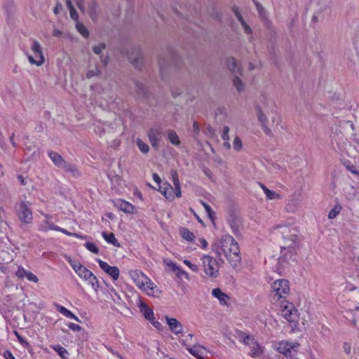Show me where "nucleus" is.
<instances>
[{
    "label": "nucleus",
    "mask_w": 359,
    "mask_h": 359,
    "mask_svg": "<svg viewBox=\"0 0 359 359\" xmlns=\"http://www.w3.org/2000/svg\"><path fill=\"white\" fill-rule=\"evenodd\" d=\"M76 29L78 30V32L81 34L83 35L84 37H88V35H89V32L87 29V28L85 27L84 25L81 24V23H79L78 22L76 24Z\"/></svg>",
    "instance_id": "4c0bfd02"
},
{
    "label": "nucleus",
    "mask_w": 359,
    "mask_h": 359,
    "mask_svg": "<svg viewBox=\"0 0 359 359\" xmlns=\"http://www.w3.org/2000/svg\"><path fill=\"white\" fill-rule=\"evenodd\" d=\"M149 139H150V142L152 145V147L155 149H157L158 148V142H159V139L158 137V136H149Z\"/></svg>",
    "instance_id": "37998d69"
},
{
    "label": "nucleus",
    "mask_w": 359,
    "mask_h": 359,
    "mask_svg": "<svg viewBox=\"0 0 359 359\" xmlns=\"http://www.w3.org/2000/svg\"><path fill=\"white\" fill-rule=\"evenodd\" d=\"M174 272L176 273L177 277H179L180 278H182V277H184L187 280L189 278V274L180 267H175Z\"/></svg>",
    "instance_id": "79ce46f5"
},
{
    "label": "nucleus",
    "mask_w": 359,
    "mask_h": 359,
    "mask_svg": "<svg viewBox=\"0 0 359 359\" xmlns=\"http://www.w3.org/2000/svg\"><path fill=\"white\" fill-rule=\"evenodd\" d=\"M281 314L289 323H297L298 321V311L293 304L284 302L281 306Z\"/></svg>",
    "instance_id": "f8f14e48"
},
{
    "label": "nucleus",
    "mask_w": 359,
    "mask_h": 359,
    "mask_svg": "<svg viewBox=\"0 0 359 359\" xmlns=\"http://www.w3.org/2000/svg\"><path fill=\"white\" fill-rule=\"evenodd\" d=\"M129 275L137 287L147 292L148 295L158 297L161 294V292L156 285L142 271L137 269L131 270L129 271Z\"/></svg>",
    "instance_id": "f03ea898"
},
{
    "label": "nucleus",
    "mask_w": 359,
    "mask_h": 359,
    "mask_svg": "<svg viewBox=\"0 0 359 359\" xmlns=\"http://www.w3.org/2000/svg\"><path fill=\"white\" fill-rule=\"evenodd\" d=\"M241 337V341L250 348L249 355L252 358H258L263 353L264 347L255 340L254 337L246 334H243Z\"/></svg>",
    "instance_id": "1a4fd4ad"
},
{
    "label": "nucleus",
    "mask_w": 359,
    "mask_h": 359,
    "mask_svg": "<svg viewBox=\"0 0 359 359\" xmlns=\"http://www.w3.org/2000/svg\"><path fill=\"white\" fill-rule=\"evenodd\" d=\"M166 184H169L168 183H164L163 185H159L158 190L164 196L166 195Z\"/></svg>",
    "instance_id": "5fc2aeb1"
},
{
    "label": "nucleus",
    "mask_w": 359,
    "mask_h": 359,
    "mask_svg": "<svg viewBox=\"0 0 359 359\" xmlns=\"http://www.w3.org/2000/svg\"><path fill=\"white\" fill-rule=\"evenodd\" d=\"M193 132L195 133H198L199 132V126L196 122H194L193 124Z\"/></svg>",
    "instance_id": "e2e57ef3"
},
{
    "label": "nucleus",
    "mask_w": 359,
    "mask_h": 359,
    "mask_svg": "<svg viewBox=\"0 0 359 359\" xmlns=\"http://www.w3.org/2000/svg\"><path fill=\"white\" fill-rule=\"evenodd\" d=\"M233 140V148L236 151H240L242 149L243 144L241 139L238 136H232Z\"/></svg>",
    "instance_id": "ea45409f"
},
{
    "label": "nucleus",
    "mask_w": 359,
    "mask_h": 359,
    "mask_svg": "<svg viewBox=\"0 0 359 359\" xmlns=\"http://www.w3.org/2000/svg\"><path fill=\"white\" fill-rule=\"evenodd\" d=\"M105 48H106V44L104 43H100L99 44L94 46L92 48L93 51L95 54L100 55V60L103 62L104 65H106L107 62V59L106 58L104 59L102 55V51Z\"/></svg>",
    "instance_id": "a878e982"
},
{
    "label": "nucleus",
    "mask_w": 359,
    "mask_h": 359,
    "mask_svg": "<svg viewBox=\"0 0 359 359\" xmlns=\"http://www.w3.org/2000/svg\"><path fill=\"white\" fill-rule=\"evenodd\" d=\"M260 187L262 189L264 194H266V198L268 200H278L281 198L280 195L278 193H277L274 191L270 190L263 184H260Z\"/></svg>",
    "instance_id": "393cba45"
},
{
    "label": "nucleus",
    "mask_w": 359,
    "mask_h": 359,
    "mask_svg": "<svg viewBox=\"0 0 359 359\" xmlns=\"http://www.w3.org/2000/svg\"><path fill=\"white\" fill-rule=\"evenodd\" d=\"M68 327L74 332H80L82 330V327L80 325L73 323H69Z\"/></svg>",
    "instance_id": "3c124183"
},
{
    "label": "nucleus",
    "mask_w": 359,
    "mask_h": 359,
    "mask_svg": "<svg viewBox=\"0 0 359 359\" xmlns=\"http://www.w3.org/2000/svg\"><path fill=\"white\" fill-rule=\"evenodd\" d=\"M273 104L272 100L265 94H262L255 106L256 116L259 122L265 123L267 121L266 114L269 113Z\"/></svg>",
    "instance_id": "39448f33"
},
{
    "label": "nucleus",
    "mask_w": 359,
    "mask_h": 359,
    "mask_svg": "<svg viewBox=\"0 0 359 359\" xmlns=\"http://www.w3.org/2000/svg\"><path fill=\"white\" fill-rule=\"evenodd\" d=\"M152 177L153 180L159 185L161 182L160 177L156 173H154Z\"/></svg>",
    "instance_id": "052dcab7"
},
{
    "label": "nucleus",
    "mask_w": 359,
    "mask_h": 359,
    "mask_svg": "<svg viewBox=\"0 0 359 359\" xmlns=\"http://www.w3.org/2000/svg\"><path fill=\"white\" fill-rule=\"evenodd\" d=\"M113 202H114V206L116 208L119 209L120 210H121L126 213H129V214H131L133 212L134 206L129 202L126 201L122 199H118Z\"/></svg>",
    "instance_id": "f3484780"
},
{
    "label": "nucleus",
    "mask_w": 359,
    "mask_h": 359,
    "mask_svg": "<svg viewBox=\"0 0 359 359\" xmlns=\"http://www.w3.org/2000/svg\"><path fill=\"white\" fill-rule=\"evenodd\" d=\"M30 49L33 53V55L28 53H26L29 63L37 67L41 66L45 62V56L39 42L36 40H32Z\"/></svg>",
    "instance_id": "423d86ee"
},
{
    "label": "nucleus",
    "mask_w": 359,
    "mask_h": 359,
    "mask_svg": "<svg viewBox=\"0 0 359 359\" xmlns=\"http://www.w3.org/2000/svg\"><path fill=\"white\" fill-rule=\"evenodd\" d=\"M298 346L297 343H290L286 341H280L275 346L277 351L291 358L295 355Z\"/></svg>",
    "instance_id": "9b49d317"
},
{
    "label": "nucleus",
    "mask_w": 359,
    "mask_h": 359,
    "mask_svg": "<svg viewBox=\"0 0 359 359\" xmlns=\"http://www.w3.org/2000/svg\"><path fill=\"white\" fill-rule=\"evenodd\" d=\"M15 275L19 278H26L29 281L37 283L39 278L36 275L29 271L25 270L22 266H18Z\"/></svg>",
    "instance_id": "dca6fc26"
},
{
    "label": "nucleus",
    "mask_w": 359,
    "mask_h": 359,
    "mask_svg": "<svg viewBox=\"0 0 359 359\" xmlns=\"http://www.w3.org/2000/svg\"><path fill=\"white\" fill-rule=\"evenodd\" d=\"M169 141L174 145H179L180 140L179 136H168Z\"/></svg>",
    "instance_id": "603ef678"
},
{
    "label": "nucleus",
    "mask_w": 359,
    "mask_h": 359,
    "mask_svg": "<svg viewBox=\"0 0 359 359\" xmlns=\"http://www.w3.org/2000/svg\"><path fill=\"white\" fill-rule=\"evenodd\" d=\"M212 248L218 256L224 255L233 268L240 264L241 256L239 246L231 236L223 235L212 244Z\"/></svg>",
    "instance_id": "f257e3e1"
},
{
    "label": "nucleus",
    "mask_w": 359,
    "mask_h": 359,
    "mask_svg": "<svg viewBox=\"0 0 359 359\" xmlns=\"http://www.w3.org/2000/svg\"><path fill=\"white\" fill-rule=\"evenodd\" d=\"M273 299L278 300L285 298L290 292L289 282L285 279H278L271 284Z\"/></svg>",
    "instance_id": "6e6552de"
},
{
    "label": "nucleus",
    "mask_w": 359,
    "mask_h": 359,
    "mask_svg": "<svg viewBox=\"0 0 359 359\" xmlns=\"http://www.w3.org/2000/svg\"><path fill=\"white\" fill-rule=\"evenodd\" d=\"M202 205L204 207L208 215L209 216L210 218H212V215L214 214V212L212 211V210L211 209L210 206L209 205H208L207 203H205V202L203 201H201Z\"/></svg>",
    "instance_id": "c03bdc74"
},
{
    "label": "nucleus",
    "mask_w": 359,
    "mask_h": 359,
    "mask_svg": "<svg viewBox=\"0 0 359 359\" xmlns=\"http://www.w3.org/2000/svg\"><path fill=\"white\" fill-rule=\"evenodd\" d=\"M101 74V70L97 66H95L93 69H89L86 72V78L91 79L94 76H99Z\"/></svg>",
    "instance_id": "473e14b6"
},
{
    "label": "nucleus",
    "mask_w": 359,
    "mask_h": 359,
    "mask_svg": "<svg viewBox=\"0 0 359 359\" xmlns=\"http://www.w3.org/2000/svg\"><path fill=\"white\" fill-rule=\"evenodd\" d=\"M341 207L340 205H336L329 212L328 217L330 219H334L340 212Z\"/></svg>",
    "instance_id": "c9c22d12"
},
{
    "label": "nucleus",
    "mask_w": 359,
    "mask_h": 359,
    "mask_svg": "<svg viewBox=\"0 0 359 359\" xmlns=\"http://www.w3.org/2000/svg\"><path fill=\"white\" fill-rule=\"evenodd\" d=\"M240 224L241 220L238 218H233L230 221V225L231 226L232 231L236 235L239 233Z\"/></svg>",
    "instance_id": "2f4dec72"
},
{
    "label": "nucleus",
    "mask_w": 359,
    "mask_h": 359,
    "mask_svg": "<svg viewBox=\"0 0 359 359\" xmlns=\"http://www.w3.org/2000/svg\"><path fill=\"white\" fill-rule=\"evenodd\" d=\"M72 236L74 237H76V238H81V239H87V236H85V235H81V234H78L76 233H72Z\"/></svg>",
    "instance_id": "0e129e2a"
},
{
    "label": "nucleus",
    "mask_w": 359,
    "mask_h": 359,
    "mask_svg": "<svg viewBox=\"0 0 359 359\" xmlns=\"http://www.w3.org/2000/svg\"><path fill=\"white\" fill-rule=\"evenodd\" d=\"M128 58L135 68H140L142 63V56L138 50L133 49L128 55Z\"/></svg>",
    "instance_id": "6ab92c4d"
},
{
    "label": "nucleus",
    "mask_w": 359,
    "mask_h": 359,
    "mask_svg": "<svg viewBox=\"0 0 359 359\" xmlns=\"http://www.w3.org/2000/svg\"><path fill=\"white\" fill-rule=\"evenodd\" d=\"M135 85H136L137 90L138 93H141L144 92V86L143 83H140V82H137Z\"/></svg>",
    "instance_id": "6e6d98bb"
},
{
    "label": "nucleus",
    "mask_w": 359,
    "mask_h": 359,
    "mask_svg": "<svg viewBox=\"0 0 359 359\" xmlns=\"http://www.w3.org/2000/svg\"><path fill=\"white\" fill-rule=\"evenodd\" d=\"M351 344L348 342H344L343 344V350L347 355H350L351 353Z\"/></svg>",
    "instance_id": "09e8293b"
},
{
    "label": "nucleus",
    "mask_w": 359,
    "mask_h": 359,
    "mask_svg": "<svg viewBox=\"0 0 359 359\" xmlns=\"http://www.w3.org/2000/svg\"><path fill=\"white\" fill-rule=\"evenodd\" d=\"M168 266H170L173 271H175V267H179L172 261L168 263Z\"/></svg>",
    "instance_id": "69168bd1"
},
{
    "label": "nucleus",
    "mask_w": 359,
    "mask_h": 359,
    "mask_svg": "<svg viewBox=\"0 0 359 359\" xmlns=\"http://www.w3.org/2000/svg\"><path fill=\"white\" fill-rule=\"evenodd\" d=\"M167 189H166V195H164V196L168 199V200H173L175 198L174 193H175V189L169 184H166Z\"/></svg>",
    "instance_id": "e433bc0d"
},
{
    "label": "nucleus",
    "mask_w": 359,
    "mask_h": 359,
    "mask_svg": "<svg viewBox=\"0 0 359 359\" xmlns=\"http://www.w3.org/2000/svg\"><path fill=\"white\" fill-rule=\"evenodd\" d=\"M53 349L57 352L60 356H61L62 358H65L67 355L68 354L66 348H63L60 345H57L53 347Z\"/></svg>",
    "instance_id": "58836bf2"
},
{
    "label": "nucleus",
    "mask_w": 359,
    "mask_h": 359,
    "mask_svg": "<svg viewBox=\"0 0 359 359\" xmlns=\"http://www.w3.org/2000/svg\"><path fill=\"white\" fill-rule=\"evenodd\" d=\"M184 264H186L191 271L194 272H197L198 270V268L196 265L191 264L189 260L185 259L184 260Z\"/></svg>",
    "instance_id": "8fccbe9b"
},
{
    "label": "nucleus",
    "mask_w": 359,
    "mask_h": 359,
    "mask_svg": "<svg viewBox=\"0 0 359 359\" xmlns=\"http://www.w3.org/2000/svg\"><path fill=\"white\" fill-rule=\"evenodd\" d=\"M222 139L223 141V147L226 149H229L231 148V144L229 143V141L231 140L230 136L224 135L222 136Z\"/></svg>",
    "instance_id": "a18cd8bd"
},
{
    "label": "nucleus",
    "mask_w": 359,
    "mask_h": 359,
    "mask_svg": "<svg viewBox=\"0 0 359 359\" xmlns=\"http://www.w3.org/2000/svg\"><path fill=\"white\" fill-rule=\"evenodd\" d=\"M180 233L181 236L188 241H191L195 238L194 233L186 228L181 229Z\"/></svg>",
    "instance_id": "7c9ffc66"
},
{
    "label": "nucleus",
    "mask_w": 359,
    "mask_h": 359,
    "mask_svg": "<svg viewBox=\"0 0 359 359\" xmlns=\"http://www.w3.org/2000/svg\"><path fill=\"white\" fill-rule=\"evenodd\" d=\"M233 85L238 92H242L245 90V84L238 77V75L234 76L233 79Z\"/></svg>",
    "instance_id": "c756f323"
},
{
    "label": "nucleus",
    "mask_w": 359,
    "mask_h": 359,
    "mask_svg": "<svg viewBox=\"0 0 359 359\" xmlns=\"http://www.w3.org/2000/svg\"><path fill=\"white\" fill-rule=\"evenodd\" d=\"M69 13H70V16L71 18L74 20H78L79 19V15L76 11V9L74 8L71 10H69Z\"/></svg>",
    "instance_id": "864d4df0"
},
{
    "label": "nucleus",
    "mask_w": 359,
    "mask_h": 359,
    "mask_svg": "<svg viewBox=\"0 0 359 359\" xmlns=\"http://www.w3.org/2000/svg\"><path fill=\"white\" fill-rule=\"evenodd\" d=\"M57 308L58 311L60 313H61L62 314H63L65 316H66L67 318H72L77 322H80L79 318L76 316H75L72 312H71L69 310L66 309L65 307H64L62 306L57 305Z\"/></svg>",
    "instance_id": "c85d7f7f"
},
{
    "label": "nucleus",
    "mask_w": 359,
    "mask_h": 359,
    "mask_svg": "<svg viewBox=\"0 0 359 359\" xmlns=\"http://www.w3.org/2000/svg\"><path fill=\"white\" fill-rule=\"evenodd\" d=\"M14 334L16 336L18 341L22 345L24 346L25 347H28L29 346V343L25 340L20 334L18 332L15 331L14 332Z\"/></svg>",
    "instance_id": "49530a36"
},
{
    "label": "nucleus",
    "mask_w": 359,
    "mask_h": 359,
    "mask_svg": "<svg viewBox=\"0 0 359 359\" xmlns=\"http://www.w3.org/2000/svg\"><path fill=\"white\" fill-rule=\"evenodd\" d=\"M42 229L46 231L48 230H54L58 231L59 230H60V227L55 226L53 223H50L48 221H45L44 224L42 225Z\"/></svg>",
    "instance_id": "72a5a7b5"
},
{
    "label": "nucleus",
    "mask_w": 359,
    "mask_h": 359,
    "mask_svg": "<svg viewBox=\"0 0 359 359\" xmlns=\"http://www.w3.org/2000/svg\"><path fill=\"white\" fill-rule=\"evenodd\" d=\"M66 5H67V8H69V10H71L74 8L72 5L71 0H66Z\"/></svg>",
    "instance_id": "774afa93"
},
{
    "label": "nucleus",
    "mask_w": 359,
    "mask_h": 359,
    "mask_svg": "<svg viewBox=\"0 0 359 359\" xmlns=\"http://www.w3.org/2000/svg\"><path fill=\"white\" fill-rule=\"evenodd\" d=\"M85 247L90 252H92L94 254H98L99 253V248L97 247V245L93 243H86Z\"/></svg>",
    "instance_id": "a19ab883"
},
{
    "label": "nucleus",
    "mask_w": 359,
    "mask_h": 359,
    "mask_svg": "<svg viewBox=\"0 0 359 359\" xmlns=\"http://www.w3.org/2000/svg\"><path fill=\"white\" fill-rule=\"evenodd\" d=\"M79 10L88 14L93 20L97 17V3L95 0H75Z\"/></svg>",
    "instance_id": "9d476101"
},
{
    "label": "nucleus",
    "mask_w": 359,
    "mask_h": 359,
    "mask_svg": "<svg viewBox=\"0 0 359 359\" xmlns=\"http://www.w3.org/2000/svg\"><path fill=\"white\" fill-rule=\"evenodd\" d=\"M226 65L234 76L241 74V65L233 57H229L226 59Z\"/></svg>",
    "instance_id": "a211bd4d"
},
{
    "label": "nucleus",
    "mask_w": 359,
    "mask_h": 359,
    "mask_svg": "<svg viewBox=\"0 0 359 359\" xmlns=\"http://www.w3.org/2000/svg\"><path fill=\"white\" fill-rule=\"evenodd\" d=\"M202 266L205 274L210 278H216L219 275V265L216 259L209 255L201 258Z\"/></svg>",
    "instance_id": "0eeeda50"
},
{
    "label": "nucleus",
    "mask_w": 359,
    "mask_h": 359,
    "mask_svg": "<svg viewBox=\"0 0 359 359\" xmlns=\"http://www.w3.org/2000/svg\"><path fill=\"white\" fill-rule=\"evenodd\" d=\"M48 156L50 158V159L52 160L53 163L57 167L61 168L66 167L65 161L63 159L62 156L60 155L59 154H57L53 151H50L48 152Z\"/></svg>",
    "instance_id": "aec40b11"
},
{
    "label": "nucleus",
    "mask_w": 359,
    "mask_h": 359,
    "mask_svg": "<svg viewBox=\"0 0 359 359\" xmlns=\"http://www.w3.org/2000/svg\"><path fill=\"white\" fill-rule=\"evenodd\" d=\"M100 267L109 276H110L114 280H116L119 278L120 271L117 266H111L107 262L101 260H97Z\"/></svg>",
    "instance_id": "4468645a"
},
{
    "label": "nucleus",
    "mask_w": 359,
    "mask_h": 359,
    "mask_svg": "<svg viewBox=\"0 0 359 359\" xmlns=\"http://www.w3.org/2000/svg\"><path fill=\"white\" fill-rule=\"evenodd\" d=\"M63 169H65L66 171H69V172H72L74 173V175H76L79 173L77 169L76 168V167L72 165V164H67L66 163V167L65 168H62Z\"/></svg>",
    "instance_id": "de8ad7c7"
},
{
    "label": "nucleus",
    "mask_w": 359,
    "mask_h": 359,
    "mask_svg": "<svg viewBox=\"0 0 359 359\" xmlns=\"http://www.w3.org/2000/svg\"><path fill=\"white\" fill-rule=\"evenodd\" d=\"M166 322L170 330L175 334H182L183 332V326L182 323L175 318L165 316Z\"/></svg>",
    "instance_id": "2eb2a0df"
},
{
    "label": "nucleus",
    "mask_w": 359,
    "mask_h": 359,
    "mask_svg": "<svg viewBox=\"0 0 359 359\" xmlns=\"http://www.w3.org/2000/svg\"><path fill=\"white\" fill-rule=\"evenodd\" d=\"M137 145L139 148V149L143 153V154H147L148 153L149 150V147L148 146L147 144H146L145 142H144L142 140H141L140 139H137Z\"/></svg>",
    "instance_id": "f704fd0d"
},
{
    "label": "nucleus",
    "mask_w": 359,
    "mask_h": 359,
    "mask_svg": "<svg viewBox=\"0 0 359 359\" xmlns=\"http://www.w3.org/2000/svg\"><path fill=\"white\" fill-rule=\"evenodd\" d=\"M168 266H170L173 271H175V267H179L172 261L168 263Z\"/></svg>",
    "instance_id": "338daca9"
},
{
    "label": "nucleus",
    "mask_w": 359,
    "mask_h": 359,
    "mask_svg": "<svg viewBox=\"0 0 359 359\" xmlns=\"http://www.w3.org/2000/svg\"><path fill=\"white\" fill-rule=\"evenodd\" d=\"M69 262L77 275L83 280L87 281L95 291H97L99 283L97 277L86 266L76 261L69 260Z\"/></svg>",
    "instance_id": "20e7f679"
},
{
    "label": "nucleus",
    "mask_w": 359,
    "mask_h": 359,
    "mask_svg": "<svg viewBox=\"0 0 359 359\" xmlns=\"http://www.w3.org/2000/svg\"><path fill=\"white\" fill-rule=\"evenodd\" d=\"M53 35L55 37H60L62 35V32L55 27L53 31Z\"/></svg>",
    "instance_id": "13d9d810"
},
{
    "label": "nucleus",
    "mask_w": 359,
    "mask_h": 359,
    "mask_svg": "<svg viewBox=\"0 0 359 359\" xmlns=\"http://www.w3.org/2000/svg\"><path fill=\"white\" fill-rule=\"evenodd\" d=\"M102 234L103 238L107 243L112 244L113 245H114L116 247L120 246L119 242L117 241V239L116 238V237L113 233H108L105 231H103Z\"/></svg>",
    "instance_id": "cd10ccee"
},
{
    "label": "nucleus",
    "mask_w": 359,
    "mask_h": 359,
    "mask_svg": "<svg viewBox=\"0 0 359 359\" xmlns=\"http://www.w3.org/2000/svg\"><path fill=\"white\" fill-rule=\"evenodd\" d=\"M62 9V5L60 4H57L56 6L54 8V13L58 14L60 13V11Z\"/></svg>",
    "instance_id": "680f3d73"
},
{
    "label": "nucleus",
    "mask_w": 359,
    "mask_h": 359,
    "mask_svg": "<svg viewBox=\"0 0 359 359\" xmlns=\"http://www.w3.org/2000/svg\"><path fill=\"white\" fill-rule=\"evenodd\" d=\"M149 322L157 329H160L162 326L161 324L158 321L155 320L154 318H152Z\"/></svg>",
    "instance_id": "bf43d9fd"
},
{
    "label": "nucleus",
    "mask_w": 359,
    "mask_h": 359,
    "mask_svg": "<svg viewBox=\"0 0 359 359\" xmlns=\"http://www.w3.org/2000/svg\"><path fill=\"white\" fill-rule=\"evenodd\" d=\"M140 309L144 317L149 321L154 318L153 310L146 303L141 302L140 304Z\"/></svg>",
    "instance_id": "b1692460"
},
{
    "label": "nucleus",
    "mask_w": 359,
    "mask_h": 359,
    "mask_svg": "<svg viewBox=\"0 0 359 359\" xmlns=\"http://www.w3.org/2000/svg\"><path fill=\"white\" fill-rule=\"evenodd\" d=\"M233 11L235 15L236 16L238 20L241 22V25L243 26V29L245 30V32L246 34H250L252 30H251L250 27L244 21L242 15H241V13L238 11V8H233Z\"/></svg>",
    "instance_id": "bb28decb"
},
{
    "label": "nucleus",
    "mask_w": 359,
    "mask_h": 359,
    "mask_svg": "<svg viewBox=\"0 0 359 359\" xmlns=\"http://www.w3.org/2000/svg\"><path fill=\"white\" fill-rule=\"evenodd\" d=\"M18 215L22 222L29 223L32 219V213L26 202H21L17 208Z\"/></svg>",
    "instance_id": "ddd939ff"
},
{
    "label": "nucleus",
    "mask_w": 359,
    "mask_h": 359,
    "mask_svg": "<svg viewBox=\"0 0 359 359\" xmlns=\"http://www.w3.org/2000/svg\"><path fill=\"white\" fill-rule=\"evenodd\" d=\"M170 175L174 184L175 195L176 197L180 198L182 196V192L177 172L175 170H172L170 171Z\"/></svg>",
    "instance_id": "5701e85b"
},
{
    "label": "nucleus",
    "mask_w": 359,
    "mask_h": 359,
    "mask_svg": "<svg viewBox=\"0 0 359 359\" xmlns=\"http://www.w3.org/2000/svg\"><path fill=\"white\" fill-rule=\"evenodd\" d=\"M187 349L192 355L198 359H205L204 355L206 353V351L204 347L200 345H196L193 347L187 348Z\"/></svg>",
    "instance_id": "412c9836"
},
{
    "label": "nucleus",
    "mask_w": 359,
    "mask_h": 359,
    "mask_svg": "<svg viewBox=\"0 0 359 359\" xmlns=\"http://www.w3.org/2000/svg\"><path fill=\"white\" fill-rule=\"evenodd\" d=\"M212 294L217 298L221 304L227 305L229 300V297L223 292L219 288H215L212 290Z\"/></svg>",
    "instance_id": "4be33fe9"
},
{
    "label": "nucleus",
    "mask_w": 359,
    "mask_h": 359,
    "mask_svg": "<svg viewBox=\"0 0 359 359\" xmlns=\"http://www.w3.org/2000/svg\"><path fill=\"white\" fill-rule=\"evenodd\" d=\"M274 231L276 234L282 236L283 244L281 249L292 252L297 244V229L292 225L278 224L274 227Z\"/></svg>",
    "instance_id": "7ed1b4c3"
},
{
    "label": "nucleus",
    "mask_w": 359,
    "mask_h": 359,
    "mask_svg": "<svg viewBox=\"0 0 359 359\" xmlns=\"http://www.w3.org/2000/svg\"><path fill=\"white\" fill-rule=\"evenodd\" d=\"M4 356L6 359H15L10 351H6L4 353Z\"/></svg>",
    "instance_id": "4d7b16f0"
}]
</instances>
